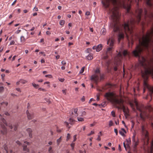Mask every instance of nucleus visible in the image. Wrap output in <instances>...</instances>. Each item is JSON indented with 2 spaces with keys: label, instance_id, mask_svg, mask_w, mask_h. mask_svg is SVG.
<instances>
[{
  "label": "nucleus",
  "instance_id": "obj_18",
  "mask_svg": "<svg viewBox=\"0 0 153 153\" xmlns=\"http://www.w3.org/2000/svg\"><path fill=\"white\" fill-rule=\"evenodd\" d=\"M106 33V30L105 28H103L101 30L100 33L102 35H104Z\"/></svg>",
  "mask_w": 153,
  "mask_h": 153
},
{
  "label": "nucleus",
  "instance_id": "obj_22",
  "mask_svg": "<svg viewBox=\"0 0 153 153\" xmlns=\"http://www.w3.org/2000/svg\"><path fill=\"white\" fill-rule=\"evenodd\" d=\"M77 120L79 121L82 122L84 120V119L81 117H77Z\"/></svg>",
  "mask_w": 153,
  "mask_h": 153
},
{
  "label": "nucleus",
  "instance_id": "obj_44",
  "mask_svg": "<svg viewBox=\"0 0 153 153\" xmlns=\"http://www.w3.org/2000/svg\"><path fill=\"white\" fill-rule=\"evenodd\" d=\"M15 42L13 40H12L11 41L10 43V45H14L15 43Z\"/></svg>",
  "mask_w": 153,
  "mask_h": 153
},
{
  "label": "nucleus",
  "instance_id": "obj_47",
  "mask_svg": "<svg viewBox=\"0 0 153 153\" xmlns=\"http://www.w3.org/2000/svg\"><path fill=\"white\" fill-rule=\"evenodd\" d=\"M5 76V74H2L1 75V78L3 80H4V78Z\"/></svg>",
  "mask_w": 153,
  "mask_h": 153
},
{
  "label": "nucleus",
  "instance_id": "obj_40",
  "mask_svg": "<svg viewBox=\"0 0 153 153\" xmlns=\"http://www.w3.org/2000/svg\"><path fill=\"white\" fill-rule=\"evenodd\" d=\"M61 64L63 65H65L66 64V62L65 61H62L61 62Z\"/></svg>",
  "mask_w": 153,
  "mask_h": 153
},
{
  "label": "nucleus",
  "instance_id": "obj_6",
  "mask_svg": "<svg viewBox=\"0 0 153 153\" xmlns=\"http://www.w3.org/2000/svg\"><path fill=\"white\" fill-rule=\"evenodd\" d=\"M123 57V55L120 52L115 57V62L114 66V70L115 71H117V67L121 65Z\"/></svg>",
  "mask_w": 153,
  "mask_h": 153
},
{
  "label": "nucleus",
  "instance_id": "obj_53",
  "mask_svg": "<svg viewBox=\"0 0 153 153\" xmlns=\"http://www.w3.org/2000/svg\"><path fill=\"white\" fill-rule=\"evenodd\" d=\"M85 15L87 16H89L90 15V13L88 11L86 12L85 13Z\"/></svg>",
  "mask_w": 153,
  "mask_h": 153
},
{
  "label": "nucleus",
  "instance_id": "obj_46",
  "mask_svg": "<svg viewBox=\"0 0 153 153\" xmlns=\"http://www.w3.org/2000/svg\"><path fill=\"white\" fill-rule=\"evenodd\" d=\"M3 49H4V47L1 46L0 47V52H2L3 51Z\"/></svg>",
  "mask_w": 153,
  "mask_h": 153
},
{
  "label": "nucleus",
  "instance_id": "obj_43",
  "mask_svg": "<svg viewBox=\"0 0 153 153\" xmlns=\"http://www.w3.org/2000/svg\"><path fill=\"white\" fill-rule=\"evenodd\" d=\"M114 131L116 135H117L118 134V131L117 129L115 128L114 129Z\"/></svg>",
  "mask_w": 153,
  "mask_h": 153
},
{
  "label": "nucleus",
  "instance_id": "obj_42",
  "mask_svg": "<svg viewBox=\"0 0 153 153\" xmlns=\"http://www.w3.org/2000/svg\"><path fill=\"white\" fill-rule=\"evenodd\" d=\"M74 140L73 142H75L76 139V135H75L73 137Z\"/></svg>",
  "mask_w": 153,
  "mask_h": 153
},
{
  "label": "nucleus",
  "instance_id": "obj_63",
  "mask_svg": "<svg viewBox=\"0 0 153 153\" xmlns=\"http://www.w3.org/2000/svg\"><path fill=\"white\" fill-rule=\"evenodd\" d=\"M59 57H60L59 55H57V56H56V59H59Z\"/></svg>",
  "mask_w": 153,
  "mask_h": 153
},
{
  "label": "nucleus",
  "instance_id": "obj_23",
  "mask_svg": "<svg viewBox=\"0 0 153 153\" xmlns=\"http://www.w3.org/2000/svg\"><path fill=\"white\" fill-rule=\"evenodd\" d=\"M75 121L74 120L71 118H70L69 119V124L71 125L75 122Z\"/></svg>",
  "mask_w": 153,
  "mask_h": 153
},
{
  "label": "nucleus",
  "instance_id": "obj_19",
  "mask_svg": "<svg viewBox=\"0 0 153 153\" xmlns=\"http://www.w3.org/2000/svg\"><path fill=\"white\" fill-rule=\"evenodd\" d=\"M123 146L125 148V149L126 151H127V150L128 149H130V146L129 145V144H126V145L125 143L124 142L123 143Z\"/></svg>",
  "mask_w": 153,
  "mask_h": 153
},
{
  "label": "nucleus",
  "instance_id": "obj_30",
  "mask_svg": "<svg viewBox=\"0 0 153 153\" xmlns=\"http://www.w3.org/2000/svg\"><path fill=\"white\" fill-rule=\"evenodd\" d=\"M71 137L70 135L68 133L67 134V136L66 140L68 141L70 138Z\"/></svg>",
  "mask_w": 153,
  "mask_h": 153
},
{
  "label": "nucleus",
  "instance_id": "obj_34",
  "mask_svg": "<svg viewBox=\"0 0 153 153\" xmlns=\"http://www.w3.org/2000/svg\"><path fill=\"white\" fill-rule=\"evenodd\" d=\"M1 104L2 105H5L6 106H7L8 104V103L7 102H3L1 103Z\"/></svg>",
  "mask_w": 153,
  "mask_h": 153
},
{
  "label": "nucleus",
  "instance_id": "obj_4",
  "mask_svg": "<svg viewBox=\"0 0 153 153\" xmlns=\"http://www.w3.org/2000/svg\"><path fill=\"white\" fill-rule=\"evenodd\" d=\"M115 39L113 37L110 38L107 41V44L109 45L110 47L107 49L106 55L103 56L104 59H106L108 58V54H111L112 53V46H113L114 42Z\"/></svg>",
  "mask_w": 153,
  "mask_h": 153
},
{
  "label": "nucleus",
  "instance_id": "obj_20",
  "mask_svg": "<svg viewBox=\"0 0 153 153\" xmlns=\"http://www.w3.org/2000/svg\"><path fill=\"white\" fill-rule=\"evenodd\" d=\"M23 150L25 151H26L27 152H29V149L27 148V145H25V144H23Z\"/></svg>",
  "mask_w": 153,
  "mask_h": 153
},
{
  "label": "nucleus",
  "instance_id": "obj_25",
  "mask_svg": "<svg viewBox=\"0 0 153 153\" xmlns=\"http://www.w3.org/2000/svg\"><path fill=\"white\" fill-rule=\"evenodd\" d=\"M151 153H152V151L153 150V140L151 142Z\"/></svg>",
  "mask_w": 153,
  "mask_h": 153
},
{
  "label": "nucleus",
  "instance_id": "obj_3",
  "mask_svg": "<svg viewBox=\"0 0 153 153\" xmlns=\"http://www.w3.org/2000/svg\"><path fill=\"white\" fill-rule=\"evenodd\" d=\"M141 128L142 135L143 139L144 144H147L149 143V133L146 129L144 125H142L141 126Z\"/></svg>",
  "mask_w": 153,
  "mask_h": 153
},
{
  "label": "nucleus",
  "instance_id": "obj_14",
  "mask_svg": "<svg viewBox=\"0 0 153 153\" xmlns=\"http://www.w3.org/2000/svg\"><path fill=\"white\" fill-rule=\"evenodd\" d=\"M119 133L123 136H125V133H126V131L123 128H121L120 130H119Z\"/></svg>",
  "mask_w": 153,
  "mask_h": 153
},
{
  "label": "nucleus",
  "instance_id": "obj_9",
  "mask_svg": "<svg viewBox=\"0 0 153 153\" xmlns=\"http://www.w3.org/2000/svg\"><path fill=\"white\" fill-rule=\"evenodd\" d=\"M144 17L146 19L147 17H149L150 19H153V13L150 12L149 14H148L147 10L145 8H144ZM151 29H153V26L151 28Z\"/></svg>",
  "mask_w": 153,
  "mask_h": 153
},
{
  "label": "nucleus",
  "instance_id": "obj_62",
  "mask_svg": "<svg viewBox=\"0 0 153 153\" xmlns=\"http://www.w3.org/2000/svg\"><path fill=\"white\" fill-rule=\"evenodd\" d=\"M39 90H42V91H45V89H44L41 88H40L39 89Z\"/></svg>",
  "mask_w": 153,
  "mask_h": 153
},
{
  "label": "nucleus",
  "instance_id": "obj_50",
  "mask_svg": "<svg viewBox=\"0 0 153 153\" xmlns=\"http://www.w3.org/2000/svg\"><path fill=\"white\" fill-rule=\"evenodd\" d=\"M46 34L47 35H50L51 33L50 31H48L46 32Z\"/></svg>",
  "mask_w": 153,
  "mask_h": 153
},
{
  "label": "nucleus",
  "instance_id": "obj_17",
  "mask_svg": "<svg viewBox=\"0 0 153 153\" xmlns=\"http://www.w3.org/2000/svg\"><path fill=\"white\" fill-rule=\"evenodd\" d=\"M123 54L124 56H129V53L128 52L127 50H125L123 52Z\"/></svg>",
  "mask_w": 153,
  "mask_h": 153
},
{
  "label": "nucleus",
  "instance_id": "obj_35",
  "mask_svg": "<svg viewBox=\"0 0 153 153\" xmlns=\"http://www.w3.org/2000/svg\"><path fill=\"white\" fill-rule=\"evenodd\" d=\"M92 50L91 49L88 48L87 49L86 51V52L88 53L90 52Z\"/></svg>",
  "mask_w": 153,
  "mask_h": 153
},
{
  "label": "nucleus",
  "instance_id": "obj_58",
  "mask_svg": "<svg viewBox=\"0 0 153 153\" xmlns=\"http://www.w3.org/2000/svg\"><path fill=\"white\" fill-rule=\"evenodd\" d=\"M24 143L25 144H26L27 145H29V143L26 141H25L24 142Z\"/></svg>",
  "mask_w": 153,
  "mask_h": 153
},
{
  "label": "nucleus",
  "instance_id": "obj_59",
  "mask_svg": "<svg viewBox=\"0 0 153 153\" xmlns=\"http://www.w3.org/2000/svg\"><path fill=\"white\" fill-rule=\"evenodd\" d=\"M59 80L61 82H63L64 80V79L60 78L59 79Z\"/></svg>",
  "mask_w": 153,
  "mask_h": 153
},
{
  "label": "nucleus",
  "instance_id": "obj_2",
  "mask_svg": "<svg viewBox=\"0 0 153 153\" xmlns=\"http://www.w3.org/2000/svg\"><path fill=\"white\" fill-rule=\"evenodd\" d=\"M135 103L137 109L140 112V117L143 120L146 118H149V112L151 111L152 109L151 107L150 106L144 107L143 105L140 107L137 102H135Z\"/></svg>",
  "mask_w": 153,
  "mask_h": 153
},
{
  "label": "nucleus",
  "instance_id": "obj_51",
  "mask_svg": "<svg viewBox=\"0 0 153 153\" xmlns=\"http://www.w3.org/2000/svg\"><path fill=\"white\" fill-rule=\"evenodd\" d=\"M94 100H94L93 98H91L89 100V103H91V101H94Z\"/></svg>",
  "mask_w": 153,
  "mask_h": 153
},
{
  "label": "nucleus",
  "instance_id": "obj_15",
  "mask_svg": "<svg viewBox=\"0 0 153 153\" xmlns=\"http://www.w3.org/2000/svg\"><path fill=\"white\" fill-rule=\"evenodd\" d=\"M27 131L30 137L32 138V131L31 129L30 128H27Z\"/></svg>",
  "mask_w": 153,
  "mask_h": 153
},
{
  "label": "nucleus",
  "instance_id": "obj_55",
  "mask_svg": "<svg viewBox=\"0 0 153 153\" xmlns=\"http://www.w3.org/2000/svg\"><path fill=\"white\" fill-rule=\"evenodd\" d=\"M97 101L99 100V99H100V96H99V95H98V94L97 95Z\"/></svg>",
  "mask_w": 153,
  "mask_h": 153
},
{
  "label": "nucleus",
  "instance_id": "obj_32",
  "mask_svg": "<svg viewBox=\"0 0 153 153\" xmlns=\"http://www.w3.org/2000/svg\"><path fill=\"white\" fill-rule=\"evenodd\" d=\"M64 124L65 125H66L67 127L68 128H69L70 127V126L69 125V123L68 122H65Z\"/></svg>",
  "mask_w": 153,
  "mask_h": 153
},
{
  "label": "nucleus",
  "instance_id": "obj_5",
  "mask_svg": "<svg viewBox=\"0 0 153 153\" xmlns=\"http://www.w3.org/2000/svg\"><path fill=\"white\" fill-rule=\"evenodd\" d=\"M0 123V125L1 128V132L3 134L5 135L6 134L7 132V130L5 125L8 126L11 129H12L13 126L11 124H9L7 125L5 120L4 118L2 119Z\"/></svg>",
  "mask_w": 153,
  "mask_h": 153
},
{
  "label": "nucleus",
  "instance_id": "obj_16",
  "mask_svg": "<svg viewBox=\"0 0 153 153\" xmlns=\"http://www.w3.org/2000/svg\"><path fill=\"white\" fill-rule=\"evenodd\" d=\"M87 59L88 60H91L93 59V54L91 53H89L87 56Z\"/></svg>",
  "mask_w": 153,
  "mask_h": 153
},
{
  "label": "nucleus",
  "instance_id": "obj_49",
  "mask_svg": "<svg viewBox=\"0 0 153 153\" xmlns=\"http://www.w3.org/2000/svg\"><path fill=\"white\" fill-rule=\"evenodd\" d=\"M106 63L107 67L108 68L109 67V65L110 63V62L109 61H108L106 62Z\"/></svg>",
  "mask_w": 153,
  "mask_h": 153
},
{
  "label": "nucleus",
  "instance_id": "obj_31",
  "mask_svg": "<svg viewBox=\"0 0 153 153\" xmlns=\"http://www.w3.org/2000/svg\"><path fill=\"white\" fill-rule=\"evenodd\" d=\"M48 151H49V153H53V151L52 150V148L51 146H50L49 147Z\"/></svg>",
  "mask_w": 153,
  "mask_h": 153
},
{
  "label": "nucleus",
  "instance_id": "obj_11",
  "mask_svg": "<svg viewBox=\"0 0 153 153\" xmlns=\"http://www.w3.org/2000/svg\"><path fill=\"white\" fill-rule=\"evenodd\" d=\"M146 2L147 6L150 8H152L153 7V4H152L151 0H145Z\"/></svg>",
  "mask_w": 153,
  "mask_h": 153
},
{
  "label": "nucleus",
  "instance_id": "obj_39",
  "mask_svg": "<svg viewBox=\"0 0 153 153\" xmlns=\"http://www.w3.org/2000/svg\"><path fill=\"white\" fill-rule=\"evenodd\" d=\"M32 84L33 86L35 88H37V87L38 86V85H36V84H35L34 83H33Z\"/></svg>",
  "mask_w": 153,
  "mask_h": 153
},
{
  "label": "nucleus",
  "instance_id": "obj_21",
  "mask_svg": "<svg viewBox=\"0 0 153 153\" xmlns=\"http://www.w3.org/2000/svg\"><path fill=\"white\" fill-rule=\"evenodd\" d=\"M26 39L23 36H22L20 37V41L22 42H25Z\"/></svg>",
  "mask_w": 153,
  "mask_h": 153
},
{
  "label": "nucleus",
  "instance_id": "obj_64",
  "mask_svg": "<svg viewBox=\"0 0 153 153\" xmlns=\"http://www.w3.org/2000/svg\"><path fill=\"white\" fill-rule=\"evenodd\" d=\"M61 68L62 70H63L65 69V67L64 65H63V66L61 67Z\"/></svg>",
  "mask_w": 153,
  "mask_h": 153
},
{
  "label": "nucleus",
  "instance_id": "obj_48",
  "mask_svg": "<svg viewBox=\"0 0 153 153\" xmlns=\"http://www.w3.org/2000/svg\"><path fill=\"white\" fill-rule=\"evenodd\" d=\"M81 100L83 102L85 101V97L84 96L82 97V98L81 99Z\"/></svg>",
  "mask_w": 153,
  "mask_h": 153
},
{
  "label": "nucleus",
  "instance_id": "obj_10",
  "mask_svg": "<svg viewBox=\"0 0 153 153\" xmlns=\"http://www.w3.org/2000/svg\"><path fill=\"white\" fill-rule=\"evenodd\" d=\"M102 45L101 44H99L97 46H93L92 48V49L94 50L96 49V51L99 52L102 50Z\"/></svg>",
  "mask_w": 153,
  "mask_h": 153
},
{
  "label": "nucleus",
  "instance_id": "obj_61",
  "mask_svg": "<svg viewBox=\"0 0 153 153\" xmlns=\"http://www.w3.org/2000/svg\"><path fill=\"white\" fill-rule=\"evenodd\" d=\"M85 115H86V112L85 111H84L82 112V115L85 116Z\"/></svg>",
  "mask_w": 153,
  "mask_h": 153
},
{
  "label": "nucleus",
  "instance_id": "obj_33",
  "mask_svg": "<svg viewBox=\"0 0 153 153\" xmlns=\"http://www.w3.org/2000/svg\"><path fill=\"white\" fill-rule=\"evenodd\" d=\"M74 145H75V143H74L73 142L71 144V147L72 148V150H73L74 149Z\"/></svg>",
  "mask_w": 153,
  "mask_h": 153
},
{
  "label": "nucleus",
  "instance_id": "obj_37",
  "mask_svg": "<svg viewBox=\"0 0 153 153\" xmlns=\"http://www.w3.org/2000/svg\"><path fill=\"white\" fill-rule=\"evenodd\" d=\"M111 115L113 117H115V114L114 111H112L111 112Z\"/></svg>",
  "mask_w": 153,
  "mask_h": 153
},
{
  "label": "nucleus",
  "instance_id": "obj_45",
  "mask_svg": "<svg viewBox=\"0 0 153 153\" xmlns=\"http://www.w3.org/2000/svg\"><path fill=\"white\" fill-rule=\"evenodd\" d=\"M45 76L46 77H49V78H51L52 77V76L51 75L48 74V75H46Z\"/></svg>",
  "mask_w": 153,
  "mask_h": 153
},
{
  "label": "nucleus",
  "instance_id": "obj_1",
  "mask_svg": "<svg viewBox=\"0 0 153 153\" xmlns=\"http://www.w3.org/2000/svg\"><path fill=\"white\" fill-rule=\"evenodd\" d=\"M105 97L108 100L117 105V108L118 109H123V111L126 113L125 107L123 105L124 101L122 99L117 98L115 96L114 94L111 92L106 93L105 95Z\"/></svg>",
  "mask_w": 153,
  "mask_h": 153
},
{
  "label": "nucleus",
  "instance_id": "obj_28",
  "mask_svg": "<svg viewBox=\"0 0 153 153\" xmlns=\"http://www.w3.org/2000/svg\"><path fill=\"white\" fill-rule=\"evenodd\" d=\"M20 83L22 84H25L27 82V81L24 79H21L20 80Z\"/></svg>",
  "mask_w": 153,
  "mask_h": 153
},
{
  "label": "nucleus",
  "instance_id": "obj_36",
  "mask_svg": "<svg viewBox=\"0 0 153 153\" xmlns=\"http://www.w3.org/2000/svg\"><path fill=\"white\" fill-rule=\"evenodd\" d=\"M113 125V123L112 121L111 120L109 122V126L110 127L112 126Z\"/></svg>",
  "mask_w": 153,
  "mask_h": 153
},
{
  "label": "nucleus",
  "instance_id": "obj_7",
  "mask_svg": "<svg viewBox=\"0 0 153 153\" xmlns=\"http://www.w3.org/2000/svg\"><path fill=\"white\" fill-rule=\"evenodd\" d=\"M100 75V71L99 69H97L95 71V74L91 76L90 78L91 81L97 84L99 81V76Z\"/></svg>",
  "mask_w": 153,
  "mask_h": 153
},
{
  "label": "nucleus",
  "instance_id": "obj_24",
  "mask_svg": "<svg viewBox=\"0 0 153 153\" xmlns=\"http://www.w3.org/2000/svg\"><path fill=\"white\" fill-rule=\"evenodd\" d=\"M65 21L64 20H62L61 21L59 22V24L62 26H63L65 24Z\"/></svg>",
  "mask_w": 153,
  "mask_h": 153
},
{
  "label": "nucleus",
  "instance_id": "obj_60",
  "mask_svg": "<svg viewBox=\"0 0 153 153\" xmlns=\"http://www.w3.org/2000/svg\"><path fill=\"white\" fill-rule=\"evenodd\" d=\"M16 143L18 144H19V145H20L21 144V143L19 141H17L16 142Z\"/></svg>",
  "mask_w": 153,
  "mask_h": 153
},
{
  "label": "nucleus",
  "instance_id": "obj_52",
  "mask_svg": "<svg viewBox=\"0 0 153 153\" xmlns=\"http://www.w3.org/2000/svg\"><path fill=\"white\" fill-rule=\"evenodd\" d=\"M21 31V30H18L17 31H16L15 33L16 34H19L20 32Z\"/></svg>",
  "mask_w": 153,
  "mask_h": 153
},
{
  "label": "nucleus",
  "instance_id": "obj_54",
  "mask_svg": "<svg viewBox=\"0 0 153 153\" xmlns=\"http://www.w3.org/2000/svg\"><path fill=\"white\" fill-rule=\"evenodd\" d=\"M97 140L99 141L101 140V138L100 135H98V137L97 138Z\"/></svg>",
  "mask_w": 153,
  "mask_h": 153
},
{
  "label": "nucleus",
  "instance_id": "obj_57",
  "mask_svg": "<svg viewBox=\"0 0 153 153\" xmlns=\"http://www.w3.org/2000/svg\"><path fill=\"white\" fill-rule=\"evenodd\" d=\"M16 0H15L14 1V2L12 4V6L14 5L16 3Z\"/></svg>",
  "mask_w": 153,
  "mask_h": 153
},
{
  "label": "nucleus",
  "instance_id": "obj_26",
  "mask_svg": "<svg viewBox=\"0 0 153 153\" xmlns=\"http://www.w3.org/2000/svg\"><path fill=\"white\" fill-rule=\"evenodd\" d=\"M18 126V124L17 123H16L14 125H13V127H14V129L15 131H16V130H17Z\"/></svg>",
  "mask_w": 153,
  "mask_h": 153
},
{
  "label": "nucleus",
  "instance_id": "obj_8",
  "mask_svg": "<svg viewBox=\"0 0 153 153\" xmlns=\"http://www.w3.org/2000/svg\"><path fill=\"white\" fill-rule=\"evenodd\" d=\"M136 135V132H134L133 134V136L132 138V144L133 146L134 150V151H136L137 146L138 145L139 143L138 140V139L136 140L135 139Z\"/></svg>",
  "mask_w": 153,
  "mask_h": 153
},
{
  "label": "nucleus",
  "instance_id": "obj_27",
  "mask_svg": "<svg viewBox=\"0 0 153 153\" xmlns=\"http://www.w3.org/2000/svg\"><path fill=\"white\" fill-rule=\"evenodd\" d=\"M61 141V137L59 139L57 140V145H58Z\"/></svg>",
  "mask_w": 153,
  "mask_h": 153
},
{
  "label": "nucleus",
  "instance_id": "obj_38",
  "mask_svg": "<svg viewBox=\"0 0 153 153\" xmlns=\"http://www.w3.org/2000/svg\"><path fill=\"white\" fill-rule=\"evenodd\" d=\"M4 88L3 87H0V92H1L4 91Z\"/></svg>",
  "mask_w": 153,
  "mask_h": 153
},
{
  "label": "nucleus",
  "instance_id": "obj_13",
  "mask_svg": "<svg viewBox=\"0 0 153 153\" xmlns=\"http://www.w3.org/2000/svg\"><path fill=\"white\" fill-rule=\"evenodd\" d=\"M78 111V109L77 108H75L74 110V114L73 112L71 113V114L73 115L72 116L71 115V116L73 117H77L78 115V114L77 113V112Z\"/></svg>",
  "mask_w": 153,
  "mask_h": 153
},
{
  "label": "nucleus",
  "instance_id": "obj_12",
  "mask_svg": "<svg viewBox=\"0 0 153 153\" xmlns=\"http://www.w3.org/2000/svg\"><path fill=\"white\" fill-rule=\"evenodd\" d=\"M27 114V117L29 120H30L33 117V114L32 113H29L28 111L27 110L26 111Z\"/></svg>",
  "mask_w": 153,
  "mask_h": 153
},
{
  "label": "nucleus",
  "instance_id": "obj_56",
  "mask_svg": "<svg viewBox=\"0 0 153 153\" xmlns=\"http://www.w3.org/2000/svg\"><path fill=\"white\" fill-rule=\"evenodd\" d=\"M105 86L106 87H109L111 86V85L110 84H107Z\"/></svg>",
  "mask_w": 153,
  "mask_h": 153
},
{
  "label": "nucleus",
  "instance_id": "obj_29",
  "mask_svg": "<svg viewBox=\"0 0 153 153\" xmlns=\"http://www.w3.org/2000/svg\"><path fill=\"white\" fill-rule=\"evenodd\" d=\"M84 69H85V67H82V68L81 70H80V71H79V73L80 74L82 73L84 71Z\"/></svg>",
  "mask_w": 153,
  "mask_h": 153
},
{
  "label": "nucleus",
  "instance_id": "obj_41",
  "mask_svg": "<svg viewBox=\"0 0 153 153\" xmlns=\"http://www.w3.org/2000/svg\"><path fill=\"white\" fill-rule=\"evenodd\" d=\"M94 131H91V133L90 134H87V135L88 136H90L91 135L93 134H94Z\"/></svg>",
  "mask_w": 153,
  "mask_h": 153
}]
</instances>
